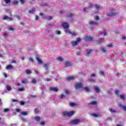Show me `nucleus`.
Instances as JSON below:
<instances>
[{
	"instance_id": "f257e3e1",
	"label": "nucleus",
	"mask_w": 126,
	"mask_h": 126,
	"mask_svg": "<svg viewBox=\"0 0 126 126\" xmlns=\"http://www.w3.org/2000/svg\"><path fill=\"white\" fill-rule=\"evenodd\" d=\"M62 26L63 27V28H64V32L67 34H69V35H70L71 36H76V35H77V33L70 32V30H69L68 29L69 26L67 23L63 22Z\"/></svg>"
},
{
	"instance_id": "f03ea898",
	"label": "nucleus",
	"mask_w": 126,
	"mask_h": 126,
	"mask_svg": "<svg viewBox=\"0 0 126 126\" xmlns=\"http://www.w3.org/2000/svg\"><path fill=\"white\" fill-rule=\"evenodd\" d=\"M80 41H81V39L80 38H77L76 41H71V46H72V47H75V46H77L78 43H79Z\"/></svg>"
},
{
	"instance_id": "7ed1b4c3",
	"label": "nucleus",
	"mask_w": 126,
	"mask_h": 126,
	"mask_svg": "<svg viewBox=\"0 0 126 126\" xmlns=\"http://www.w3.org/2000/svg\"><path fill=\"white\" fill-rule=\"evenodd\" d=\"M75 112L73 111H69V112H63V115L64 116H67V117H71V116H73L74 115Z\"/></svg>"
},
{
	"instance_id": "20e7f679",
	"label": "nucleus",
	"mask_w": 126,
	"mask_h": 126,
	"mask_svg": "<svg viewBox=\"0 0 126 126\" xmlns=\"http://www.w3.org/2000/svg\"><path fill=\"white\" fill-rule=\"evenodd\" d=\"M117 14H118V12H115L113 10H111L107 13V16H115V15Z\"/></svg>"
},
{
	"instance_id": "39448f33",
	"label": "nucleus",
	"mask_w": 126,
	"mask_h": 126,
	"mask_svg": "<svg viewBox=\"0 0 126 126\" xmlns=\"http://www.w3.org/2000/svg\"><path fill=\"white\" fill-rule=\"evenodd\" d=\"M80 122V119H75L70 122V125H77Z\"/></svg>"
},
{
	"instance_id": "423d86ee",
	"label": "nucleus",
	"mask_w": 126,
	"mask_h": 126,
	"mask_svg": "<svg viewBox=\"0 0 126 126\" xmlns=\"http://www.w3.org/2000/svg\"><path fill=\"white\" fill-rule=\"evenodd\" d=\"M91 7H93V4H92V3H89V8H87V7L84 8L83 9V11L84 12H87V11H88L89 10V9H90V8H91Z\"/></svg>"
},
{
	"instance_id": "0eeeda50",
	"label": "nucleus",
	"mask_w": 126,
	"mask_h": 126,
	"mask_svg": "<svg viewBox=\"0 0 126 126\" xmlns=\"http://www.w3.org/2000/svg\"><path fill=\"white\" fill-rule=\"evenodd\" d=\"M83 86V84H82L81 83H78L77 84L75 85V88L76 89H79V88H82Z\"/></svg>"
},
{
	"instance_id": "6e6552de",
	"label": "nucleus",
	"mask_w": 126,
	"mask_h": 126,
	"mask_svg": "<svg viewBox=\"0 0 126 126\" xmlns=\"http://www.w3.org/2000/svg\"><path fill=\"white\" fill-rule=\"evenodd\" d=\"M3 20H8L9 21H12L13 19L12 17H9L7 16H4L3 17Z\"/></svg>"
},
{
	"instance_id": "1a4fd4ad",
	"label": "nucleus",
	"mask_w": 126,
	"mask_h": 126,
	"mask_svg": "<svg viewBox=\"0 0 126 126\" xmlns=\"http://www.w3.org/2000/svg\"><path fill=\"white\" fill-rule=\"evenodd\" d=\"M5 87H6V90L9 92L10 91H11L12 90V88L8 85H5Z\"/></svg>"
},
{
	"instance_id": "9d476101",
	"label": "nucleus",
	"mask_w": 126,
	"mask_h": 126,
	"mask_svg": "<svg viewBox=\"0 0 126 126\" xmlns=\"http://www.w3.org/2000/svg\"><path fill=\"white\" fill-rule=\"evenodd\" d=\"M94 89L95 91V92H96V93H100V89H99V87H98L97 86H94Z\"/></svg>"
},
{
	"instance_id": "9b49d317",
	"label": "nucleus",
	"mask_w": 126,
	"mask_h": 126,
	"mask_svg": "<svg viewBox=\"0 0 126 126\" xmlns=\"http://www.w3.org/2000/svg\"><path fill=\"white\" fill-rule=\"evenodd\" d=\"M86 41H92L93 38L89 35L86 36L85 37Z\"/></svg>"
},
{
	"instance_id": "f8f14e48",
	"label": "nucleus",
	"mask_w": 126,
	"mask_h": 126,
	"mask_svg": "<svg viewBox=\"0 0 126 126\" xmlns=\"http://www.w3.org/2000/svg\"><path fill=\"white\" fill-rule=\"evenodd\" d=\"M73 79H75V77L74 76H70V77H68L66 78V80L67 81H70V80H73Z\"/></svg>"
},
{
	"instance_id": "ddd939ff",
	"label": "nucleus",
	"mask_w": 126,
	"mask_h": 126,
	"mask_svg": "<svg viewBox=\"0 0 126 126\" xmlns=\"http://www.w3.org/2000/svg\"><path fill=\"white\" fill-rule=\"evenodd\" d=\"M119 106L121 109H123L126 112V105H123L122 104H119Z\"/></svg>"
},
{
	"instance_id": "4468645a",
	"label": "nucleus",
	"mask_w": 126,
	"mask_h": 126,
	"mask_svg": "<svg viewBox=\"0 0 126 126\" xmlns=\"http://www.w3.org/2000/svg\"><path fill=\"white\" fill-rule=\"evenodd\" d=\"M50 90L51 91H53V92H57L58 91V88L50 87Z\"/></svg>"
},
{
	"instance_id": "2eb2a0df",
	"label": "nucleus",
	"mask_w": 126,
	"mask_h": 126,
	"mask_svg": "<svg viewBox=\"0 0 126 126\" xmlns=\"http://www.w3.org/2000/svg\"><path fill=\"white\" fill-rule=\"evenodd\" d=\"M89 23L90 25H98V23L94 21H90L89 22Z\"/></svg>"
},
{
	"instance_id": "dca6fc26",
	"label": "nucleus",
	"mask_w": 126,
	"mask_h": 126,
	"mask_svg": "<svg viewBox=\"0 0 126 126\" xmlns=\"http://www.w3.org/2000/svg\"><path fill=\"white\" fill-rule=\"evenodd\" d=\"M13 68V66L11 64L8 65L6 66V69H12Z\"/></svg>"
},
{
	"instance_id": "f3484780",
	"label": "nucleus",
	"mask_w": 126,
	"mask_h": 126,
	"mask_svg": "<svg viewBox=\"0 0 126 126\" xmlns=\"http://www.w3.org/2000/svg\"><path fill=\"white\" fill-rule=\"evenodd\" d=\"M36 59V60L37 61L38 63H39V64L43 63V61H42V60L41 59H40L39 58V57H37Z\"/></svg>"
},
{
	"instance_id": "a211bd4d",
	"label": "nucleus",
	"mask_w": 126,
	"mask_h": 126,
	"mask_svg": "<svg viewBox=\"0 0 126 126\" xmlns=\"http://www.w3.org/2000/svg\"><path fill=\"white\" fill-rule=\"evenodd\" d=\"M84 90L86 92H87L88 93L89 92H90V89H89V88H88V87H86L84 88Z\"/></svg>"
},
{
	"instance_id": "6ab92c4d",
	"label": "nucleus",
	"mask_w": 126,
	"mask_h": 126,
	"mask_svg": "<svg viewBox=\"0 0 126 126\" xmlns=\"http://www.w3.org/2000/svg\"><path fill=\"white\" fill-rule=\"evenodd\" d=\"M91 52H92L91 49H88L87 50L86 56H89V54H91Z\"/></svg>"
},
{
	"instance_id": "aec40b11",
	"label": "nucleus",
	"mask_w": 126,
	"mask_h": 126,
	"mask_svg": "<svg viewBox=\"0 0 126 126\" xmlns=\"http://www.w3.org/2000/svg\"><path fill=\"white\" fill-rule=\"evenodd\" d=\"M91 115L92 117H94V118H97L98 117H99V114H95V113L91 114Z\"/></svg>"
},
{
	"instance_id": "412c9836",
	"label": "nucleus",
	"mask_w": 126,
	"mask_h": 126,
	"mask_svg": "<svg viewBox=\"0 0 126 126\" xmlns=\"http://www.w3.org/2000/svg\"><path fill=\"white\" fill-rule=\"evenodd\" d=\"M21 114L22 115V116H27V115H28V113L26 111H24L21 112Z\"/></svg>"
},
{
	"instance_id": "4be33fe9",
	"label": "nucleus",
	"mask_w": 126,
	"mask_h": 126,
	"mask_svg": "<svg viewBox=\"0 0 126 126\" xmlns=\"http://www.w3.org/2000/svg\"><path fill=\"white\" fill-rule=\"evenodd\" d=\"M35 11V8H33L29 11V13H34Z\"/></svg>"
},
{
	"instance_id": "5701e85b",
	"label": "nucleus",
	"mask_w": 126,
	"mask_h": 126,
	"mask_svg": "<svg viewBox=\"0 0 126 126\" xmlns=\"http://www.w3.org/2000/svg\"><path fill=\"white\" fill-rule=\"evenodd\" d=\"M43 66L45 68V69H46V70H47V69H48L49 68V64H44Z\"/></svg>"
},
{
	"instance_id": "b1692460",
	"label": "nucleus",
	"mask_w": 126,
	"mask_h": 126,
	"mask_svg": "<svg viewBox=\"0 0 126 126\" xmlns=\"http://www.w3.org/2000/svg\"><path fill=\"white\" fill-rule=\"evenodd\" d=\"M65 65L66 66H70V65H71V63H70V62H66L65 63Z\"/></svg>"
},
{
	"instance_id": "393cba45",
	"label": "nucleus",
	"mask_w": 126,
	"mask_h": 126,
	"mask_svg": "<svg viewBox=\"0 0 126 126\" xmlns=\"http://www.w3.org/2000/svg\"><path fill=\"white\" fill-rule=\"evenodd\" d=\"M94 8L96 9V10H99V9H100V6L98 5H95Z\"/></svg>"
},
{
	"instance_id": "a878e982",
	"label": "nucleus",
	"mask_w": 126,
	"mask_h": 126,
	"mask_svg": "<svg viewBox=\"0 0 126 126\" xmlns=\"http://www.w3.org/2000/svg\"><path fill=\"white\" fill-rule=\"evenodd\" d=\"M28 81L27 79H25L24 80H23L22 81V83H23V84H26V83H27Z\"/></svg>"
},
{
	"instance_id": "bb28decb",
	"label": "nucleus",
	"mask_w": 126,
	"mask_h": 126,
	"mask_svg": "<svg viewBox=\"0 0 126 126\" xmlns=\"http://www.w3.org/2000/svg\"><path fill=\"white\" fill-rule=\"evenodd\" d=\"M107 34V32H106V31H104L101 32V33L100 35H102V36H105Z\"/></svg>"
},
{
	"instance_id": "cd10ccee",
	"label": "nucleus",
	"mask_w": 126,
	"mask_h": 126,
	"mask_svg": "<svg viewBox=\"0 0 126 126\" xmlns=\"http://www.w3.org/2000/svg\"><path fill=\"white\" fill-rule=\"evenodd\" d=\"M58 60V61H59V62H63V58L59 57L58 58H57V59Z\"/></svg>"
},
{
	"instance_id": "c85d7f7f",
	"label": "nucleus",
	"mask_w": 126,
	"mask_h": 126,
	"mask_svg": "<svg viewBox=\"0 0 126 126\" xmlns=\"http://www.w3.org/2000/svg\"><path fill=\"white\" fill-rule=\"evenodd\" d=\"M34 120L35 121H36V122H39V121H40V120H41V118L39 117H35L34 118Z\"/></svg>"
},
{
	"instance_id": "c756f323",
	"label": "nucleus",
	"mask_w": 126,
	"mask_h": 126,
	"mask_svg": "<svg viewBox=\"0 0 126 126\" xmlns=\"http://www.w3.org/2000/svg\"><path fill=\"white\" fill-rule=\"evenodd\" d=\"M103 40L102 39H98V40L97 41V43L98 44H101L102 43H103Z\"/></svg>"
},
{
	"instance_id": "7c9ffc66",
	"label": "nucleus",
	"mask_w": 126,
	"mask_h": 126,
	"mask_svg": "<svg viewBox=\"0 0 126 126\" xmlns=\"http://www.w3.org/2000/svg\"><path fill=\"white\" fill-rule=\"evenodd\" d=\"M109 111H110V112H111V113H116V112H117V111H116V110H115V109H112V108L110 109L109 110Z\"/></svg>"
},
{
	"instance_id": "2f4dec72",
	"label": "nucleus",
	"mask_w": 126,
	"mask_h": 126,
	"mask_svg": "<svg viewBox=\"0 0 126 126\" xmlns=\"http://www.w3.org/2000/svg\"><path fill=\"white\" fill-rule=\"evenodd\" d=\"M97 104V102H96V101H92L90 103L91 105H94V106H96V104Z\"/></svg>"
},
{
	"instance_id": "473e14b6",
	"label": "nucleus",
	"mask_w": 126,
	"mask_h": 126,
	"mask_svg": "<svg viewBox=\"0 0 126 126\" xmlns=\"http://www.w3.org/2000/svg\"><path fill=\"white\" fill-rule=\"evenodd\" d=\"M69 105L70 106V107H74V106H76V103H70Z\"/></svg>"
},
{
	"instance_id": "72a5a7b5",
	"label": "nucleus",
	"mask_w": 126,
	"mask_h": 126,
	"mask_svg": "<svg viewBox=\"0 0 126 126\" xmlns=\"http://www.w3.org/2000/svg\"><path fill=\"white\" fill-rule=\"evenodd\" d=\"M101 52H102V53H106L107 50L106 49H105V48L102 47L101 48Z\"/></svg>"
},
{
	"instance_id": "f704fd0d",
	"label": "nucleus",
	"mask_w": 126,
	"mask_h": 126,
	"mask_svg": "<svg viewBox=\"0 0 126 126\" xmlns=\"http://www.w3.org/2000/svg\"><path fill=\"white\" fill-rule=\"evenodd\" d=\"M56 34H57V35H61V31H56L55 32Z\"/></svg>"
},
{
	"instance_id": "c9c22d12",
	"label": "nucleus",
	"mask_w": 126,
	"mask_h": 126,
	"mask_svg": "<svg viewBox=\"0 0 126 126\" xmlns=\"http://www.w3.org/2000/svg\"><path fill=\"white\" fill-rule=\"evenodd\" d=\"M34 113H35V114H38V113H39V109H38V108H35L34 109Z\"/></svg>"
},
{
	"instance_id": "e433bc0d",
	"label": "nucleus",
	"mask_w": 126,
	"mask_h": 126,
	"mask_svg": "<svg viewBox=\"0 0 126 126\" xmlns=\"http://www.w3.org/2000/svg\"><path fill=\"white\" fill-rule=\"evenodd\" d=\"M26 73H27V74H31V73H32V72L29 70H27Z\"/></svg>"
},
{
	"instance_id": "4c0bfd02",
	"label": "nucleus",
	"mask_w": 126,
	"mask_h": 126,
	"mask_svg": "<svg viewBox=\"0 0 126 126\" xmlns=\"http://www.w3.org/2000/svg\"><path fill=\"white\" fill-rule=\"evenodd\" d=\"M24 91V89H23V88H20L18 89V91L19 92H22V91Z\"/></svg>"
},
{
	"instance_id": "58836bf2",
	"label": "nucleus",
	"mask_w": 126,
	"mask_h": 126,
	"mask_svg": "<svg viewBox=\"0 0 126 126\" xmlns=\"http://www.w3.org/2000/svg\"><path fill=\"white\" fill-rule=\"evenodd\" d=\"M53 17L49 16L47 18V20H52V19H53Z\"/></svg>"
},
{
	"instance_id": "ea45409f",
	"label": "nucleus",
	"mask_w": 126,
	"mask_h": 126,
	"mask_svg": "<svg viewBox=\"0 0 126 126\" xmlns=\"http://www.w3.org/2000/svg\"><path fill=\"white\" fill-rule=\"evenodd\" d=\"M45 121H42V122H41L40 123V125L41 126H44V125H45Z\"/></svg>"
},
{
	"instance_id": "a19ab883",
	"label": "nucleus",
	"mask_w": 126,
	"mask_h": 126,
	"mask_svg": "<svg viewBox=\"0 0 126 126\" xmlns=\"http://www.w3.org/2000/svg\"><path fill=\"white\" fill-rule=\"evenodd\" d=\"M120 98L121 99H122V100H125V95H120Z\"/></svg>"
},
{
	"instance_id": "79ce46f5",
	"label": "nucleus",
	"mask_w": 126,
	"mask_h": 126,
	"mask_svg": "<svg viewBox=\"0 0 126 126\" xmlns=\"http://www.w3.org/2000/svg\"><path fill=\"white\" fill-rule=\"evenodd\" d=\"M3 36L4 38H6V37H7V33H4Z\"/></svg>"
},
{
	"instance_id": "37998d69",
	"label": "nucleus",
	"mask_w": 126,
	"mask_h": 126,
	"mask_svg": "<svg viewBox=\"0 0 126 126\" xmlns=\"http://www.w3.org/2000/svg\"><path fill=\"white\" fill-rule=\"evenodd\" d=\"M96 74L95 73H93L92 75H91V77H95Z\"/></svg>"
},
{
	"instance_id": "c03bdc74",
	"label": "nucleus",
	"mask_w": 126,
	"mask_h": 126,
	"mask_svg": "<svg viewBox=\"0 0 126 126\" xmlns=\"http://www.w3.org/2000/svg\"><path fill=\"white\" fill-rule=\"evenodd\" d=\"M21 120H22V122H23L24 123H25V122H27V120H26L23 118H22Z\"/></svg>"
},
{
	"instance_id": "a18cd8bd",
	"label": "nucleus",
	"mask_w": 126,
	"mask_h": 126,
	"mask_svg": "<svg viewBox=\"0 0 126 126\" xmlns=\"http://www.w3.org/2000/svg\"><path fill=\"white\" fill-rule=\"evenodd\" d=\"M13 3H14V4H17V3H18V1L14 0L13 1Z\"/></svg>"
},
{
	"instance_id": "49530a36",
	"label": "nucleus",
	"mask_w": 126,
	"mask_h": 126,
	"mask_svg": "<svg viewBox=\"0 0 126 126\" xmlns=\"http://www.w3.org/2000/svg\"><path fill=\"white\" fill-rule=\"evenodd\" d=\"M4 1L6 3H9V2H10V0H4Z\"/></svg>"
},
{
	"instance_id": "de8ad7c7",
	"label": "nucleus",
	"mask_w": 126,
	"mask_h": 126,
	"mask_svg": "<svg viewBox=\"0 0 126 126\" xmlns=\"http://www.w3.org/2000/svg\"><path fill=\"white\" fill-rule=\"evenodd\" d=\"M36 81L35 79H32V83H36Z\"/></svg>"
},
{
	"instance_id": "09e8293b",
	"label": "nucleus",
	"mask_w": 126,
	"mask_h": 126,
	"mask_svg": "<svg viewBox=\"0 0 126 126\" xmlns=\"http://www.w3.org/2000/svg\"><path fill=\"white\" fill-rule=\"evenodd\" d=\"M3 75L4 76V77L6 78L7 77V74L5 73H3Z\"/></svg>"
},
{
	"instance_id": "8fccbe9b",
	"label": "nucleus",
	"mask_w": 126,
	"mask_h": 126,
	"mask_svg": "<svg viewBox=\"0 0 126 126\" xmlns=\"http://www.w3.org/2000/svg\"><path fill=\"white\" fill-rule=\"evenodd\" d=\"M65 94H69V92L68 91V90H66L65 91Z\"/></svg>"
},
{
	"instance_id": "3c124183",
	"label": "nucleus",
	"mask_w": 126,
	"mask_h": 126,
	"mask_svg": "<svg viewBox=\"0 0 126 126\" xmlns=\"http://www.w3.org/2000/svg\"><path fill=\"white\" fill-rule=\"evenodd\" d=\"M8 111H9V109L6 108V109H4V112L5 113H6V112H8Z\"/></svg>"
},
{
	"instance_id": "603ef678",
	"label": "nucleus",
	"mask_w": 126,
	"mask_h": 126,
	"mask_svg": "<svg viewBox=\"0 0 126 126\" xmlns=\"http://www.w3.org/2000/svg\"><path fill=\"white\" fill-rule=\"evenodd\" d=\"M89 81H90V82H95V80H94V79H90V80H89Z\"/></svg>"
},
{
	"instance_id": "864d4df0",
	"label": "nucleus",
	"mask_w": 126,
	"mask_h": 126,
	"mask_svg": "<svg viewBox=\"0 0 126 126\" xmlns=\"http://www.w3.org/2000/svg\"><path fill=\"white\" fill-rule=\"evenodd\" d=\"M72 16H73L72 14H69V15H68V17H69V18H71Z\"/></svg>"
},
{
	"instance_id": "5fc2aeb1",
	"label": "nucleus",
	"mask_w": 126,
	"mask_h": 126,
	"mask_svg": "<svg viewBox=\"0 0 126 126\" xmlns=\"http://www.w3.org/2000/svg\"><path fill=\"white\" fill-rule=\"evenodd\" d=\"M107 47H109V48H112V47H113V44H109L107 45Z\"/></svg>"
},
{
	"instance_id": "6e6d98bb",
	"label": "nucleus",
	"mask_w": 126,
	"mask_h": 126,
	"mask_svg": "<svg viewBox=\"0 0 126 126\" xmlns=\"http://www.w3.org/2000/svg\"><path fill=\"white\" fill-rule=\"evenodd\" d=\"M30 62H32V63H33V62H34V60H33V58H31L29 59Z\"/></svg>"
},
{
	"instance_id": "4d7b16f0",
	"label": "nucleus",
	"mask_w": 126,
	"mask_h": 126,
	"mask_svg": "<svg viewBox=\"0 0 126 126\" xmlns=\"http://www.w3.org/2000/svg\"><path fill=\"white\" fill-rule=\"evenodd\" d=\"M61 99H63V98H64V95L63 94H62L61 95Z\"/></svg>"
},
{
	"instance_id": "13d9d810",
	"label": "nucleus",
	"mask_w": 126,
	"mask_h": 126,
	"mask_svg": "<svg viewBox=\"0 0 126 126\" xmlns=\"http://www.w3.org/2000/svg\"><path fill=\"white\" fill-rule=\"evenodd\" d=\"M24 102L23 101H22L20 102V105H21L22 106H23V105H24Z\"/></svg>"
},
{
	"instance_id": "bf43d9fd",
	"label": "nucleus",
	"mask_w": 126,
	"mask_h": 126,
	"mask_svg": "<svg viewBox=\"0 0 126 126\" xmlns=\"http://www.w3.org/2000/svg\"><path fill=\"white\" fill-rule=\"evenodd\" d=\"M99 74H100V75H104V72L103 71H100L99 72Z\"/></svg>"
},
{
	"instance_id": "052dcab7",
	"label": "nucleus",
	"mask_w": 126,
	"mask_h": 126,
	"mask_svg": "<svg viewBox=\"0 0 126 126\" xmlns=\"http://www.w3.org/2000/svg\"><path fill=\"white\" fill-rule=\"evenodd\" d=\"M9 29L11 30V31H13V30H14V29L12 27H9Z\"/></svg>"
},
{
	"instance_id": "680f3d73",
	"label": "nucleus",
	"mask_w": 126,
	"mask_h": 126,
	"mask_svg": "<svg viewBox=\"0 0 126 126\" xmlns=\"http://www.w3.org/2000/svg\"><path fill=\"white\" fill-rule=\"evenodd\" d=\"M115 94L116 95H119V91H118V90L115 91Z\"/></svg>"
},
{
	"instance_id": "e2e57ef3",
	"label": "nucleus",
	"mask_w": 126,
	"mask_h": 126,
	"mask_svg": "<svg viewBox=\"0 0 126 126\" xmlns=\"http://www.w3.org/2000/svg\"><path fill=\"white\" fill-rule=\"evenodd\" d=\"M34 72H35V73H36V74H39V71H38V70H34Z\"/></svg>"
},
{
	"instance_id": "0e129e2a",
	"label": "nucleus",
	"mask_w": 126,
	"mask_h": 126,
	"mask_svg": "<svg viewBox=\"0 0 126 126\" xmlns=\"http://www.w3.org/2000/svg\"><path fill=\"white\" fill-rule=\"evenodd\" d=\"M35 20H39V17L37 16H35Z\"/></svg>"
},
{
	"instance_id": "69168bd1",
	"label": "nucleus",
	"mask_w": 126,
	"mask_h": 126,
	"mask_svg": "<svg viewBox=\"0 0 126 126\" xmlns=\"http://www.w3.org/2000/svg\"><path fill=\"white\" fill-rule=\"evenodd\" d=\"M16 111L18 112V113H19V112H20V109H19V108H17L16 109Z\"/></svg>"
},
{
	"instance_id": "338daca9",
	"label": "nucleus",
	"mask_w": 126,
	"mask_h": 126,
	"mask_svg": "<svg viewBox=\"0 0 126 126\" xmlns=\"http://www.w3.org/2000/svg\"><path fill=\"white\" fill-rule=\"evenodd\" d=\"M95 20H99V17L98 16L95 17Z\"/></svg>"
},
{
	"instance_id": "774afa93",
	"label": "nucleus",
	"mask_w": 126,
	"mask_h": 126,
	"mask_svg": "<svg viewBox=\"0 0 126 126\" xmlns=\"http://www.w3.org/2000/svg\"><path fill=\"white\" fill-rule=\"evenodd\" d=\"M51 79H49V78L46 79V81H51Z\"/></svg>"
}]
</instances>
